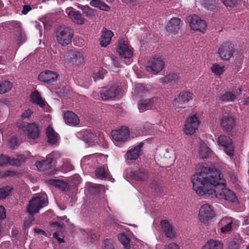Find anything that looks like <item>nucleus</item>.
Masks as SVG:
<instances>
[{"instance_id":"19","label":"nucleus","mask_w":249,"mask_h":249,"mask_svg":"<svg viewBox=\"0 0 249 249\" xmlns=\"http://www.w3.org/2000/svg\"><path fill=\"white\" fill-rule=\"evenodd\" d=\"M117 52L122 57L129 58L133 56L132 51L125 44L124 41L120 40L119 42Z\"/></svg>"},{"instance_id":"55","label":"nucleus","mask_w":249,"mask_h":249,"mask_svg":"<svg viewBox=\"0 0 249 249\" xmlns=\"http://www.w3.org/2000/svg\"><path fill=\"white\" fill-rule=\"evenodd\" d=\"M53 237L56 239L59 243H64L65 241L63 238L59 237V234L57 232H55L53 234Z\"/></svg>"},{"instance_id":"2","label":"nucleus","mask_w":249,"mask_h":249,"mask_svg":"<svg viewBox=\"0 0 249 249\" xmlns=\"http://www.w3.org/2000/svg\"><path fill=\"white\" fill-rule=\"evenodd\" d=\"M17 125L20 129L25 132L28 139L35 140L39 138L41 129L36 123H22L20 121L18 122Z\"/></svg>"},{"instance_id":"11","label":"nucleus","mask_w":249,"mask_h":249,"mask_svg":"<svg viewBox=\"0 0 249 249\" xmlns=\"http://www.w3.org/2000/svg\"><path fill=\"white\" fill-rule=\"evenodd\" d=\"M111 135L114 141L124 142L127 141L129 136V130L127 127L122 126L118 130H112Z\"/></svg>"},{"instance_id":"60","label":"nucleus","mask_w":249,"mask_h":249,"mask_svg":"<svg viewBox=\"0 0 249 249\" xmlns=\"http://www.w3.org/2000/svg\"><path fill=\"white\" fill-rule=\"evenodd\" d=\"M113 62L116 67H119L120 66V64L119 63L118 60L116 59H113Z\"/></svg>"},{"instance_id":"22","label":"nucleus","mask_w":249,"mask_h":249,"mask_svg":"<svg viewBox=\"0 0 249 249\" xmlns=\"http://www.w3.org/2000/svg\"><path fill=\"white\" fill-rule=\"evenodd\" d=\"M64 119L66 124L71 126H76L80 123L78 117L71 111H68L64 114Z\"/></svg>"},{"instance_id":"59","label":"nucleus","mask_w":249,"mask_h":249,"mask_svg":"<svg viewBox=\"0 0 249 249\" xmlns=\"http://www.w3.org/2000/svg\"><path fill=\"white\" fill-rule=\"evenodd\" d=\"M242 91H243V89L242 88V87H239L236 89V92L238 94H241L242 93Z\"/></svg>"},{"instance_id":"25","label":"nucleus","mask_w":249,"mask_h":249,"mask_svg":"<svg viewBox=\"0 0 249 249\" xmlns=\"http://www.w3.org/2000/svg\"><path fill=\"white\" fill-rule=\"evenodd\" d=\"M8 164L18 167L21 165V161L18 159H11L7 155H0V166H4Z\"/></svg>"},{"instance_id":"51","label":"nucleus","mask_w":249,"mask_h":249,"mask_svg":"<svg viewBox=\"0 0 249 249\" xmlns=\"http://www.w3.org/2000/svg\"><path fill=\"white\" fill-rule=\"evenodd\" d=\"M163 249H180V248L178 244L175 243H171L168 245L165 246Z\"/></svg>"},{"instance_id":"13","label":"nucleus","mask_w":249,"mask_h":249,"mask_svg":"<svg viewBox=\"0 0 249 249\" xmlns=\"http://www.w3.org/2000/svg\"><path fill=\"white\" fill-rule=\"evenodd\" d=\"M58 74L54 71L46 70L41 72L38 75V79L48 84H53L57 81Z\"/></svg>"},{"instance_id":"62","label":"nucleus","mask_w":249,"mask_h":249,"mask_svg":"<svg viewBox=\"0 0 249 249\" xmlns=\"http://www.w3.org/2000/svg\"><path fill=\"white\" fill-rule=\"evenodd\" d=\"M115 0H107L108 2H113Z\"/></svg>"},{"instance_id":"27","label":"nucleus","mask_w":249,"mask_h":249,"mask_svg":"<svg viewBox=\"0 0 249 249\" xmlns=\"http://www.w3.org/2000/svg\"><path fill=\"white\" fill-rule=\"evenodd\" d=\"M69 17L73 22L77 24H83L85 22V19L78 11H71L68 12Z\"/></svg>"},{"instance_id":"56","label":"nucleus","mask_w":249,"mask_h":249,"mask_svg":"<svg viewBox=\"0 0 249 249\" xmlns=\"http://www.w3.org/2000/svg\"><path fill=\"white\" fill-rule=\"evenodd\" d=\"M104 77V75L103 73H97L95 76L94 77V79L95 81H97V80L103 79Z\"/></svg>"},{"instance_id":"28","label":"nucleus","mask_w":249,"mask_h":249,"mask_svg":"<svg viewBox=\"0 0 249 249\" xmlns=\"http://www.w3.org/2000/svg\"><path fill=\"white\" fill-rule=\"evenodd\" d=\"M144 143L141 142L134 148L128 151L126 153L127 157L130 160H137L140 156V152Z\"/></svg>"},{"instance_id":"4","label":"nucleus","mask_w":249,"mask_h":249,"mask_svg":"<svg viewBox=\"0 0 249 249\" xmlns=\"http://www.w3.org/2000/svg\"><path fill=\"white\" fill-rule=\"evenodd\" d=\"M46 205V197L44 196H38L33 197L31 199L27 208V212L31 215L34 216L39 212L40 209Z\"/></svg>"},{"instance_id":"34","label":"nucleus","mask_w":249,"mask_h":249,"mask_svg":"<svg viewBox=\"0 0 249 249\" xmlns=\"http://www.w3.org/2000/svg\"><path fill=\"white\" fill-rule=\"evenodd\" d=\"M107 166L106 165L99 166L95 171V175L100 179H104L107 177L108 173Z\"/></svg>"},{"instance_id":"54","label":"nucleus","mask_w":249,"mask_h":249,"mask_svg":"<svg viewBox=\"0 0 249 249\" xmlns=\"http://www.w3.org/2000/svg\"><path fill=\"white\" fill-rule=\"evenodd\" d=\"M10 145L12 148H14L18 144V139L16 138H12L10 141Z\"/></svg>"},{"instance_id":"48","label":"nucleus","mask_w":249,"mask_h":249,"mask_svg":"<svg viewBox=\"0 0 249 249\" xmlns=\"http://www.w3.org/2000/svg\"><path fill=\"white\" fill-rule=\"evenodd\" d=\"M103 249H115L112 241L107 239L104 240V247Z\"/></svg>"},{"instance_id":"24","label":"nucleus","mask_w":249,"mask_h":249,"mask_svg":"<svg viewBox=\"0 0 249 249\" xmlns=\"http://www.w3.org/2000/svg\"><path fill=\"white\" fill-rule=\"evenodd\" d=\"M130 176L134 180L144 181L148 178V173L144 169H140L132 171Z\"/></svg>"},{"instance_id":"47","label":"nucleus","mask_w":249,"mask_h":249,"mask_svg":"<svg viewBox=\"0 0 249 249\" xmlns=\"http://www.w3.org/2000/svg\"><path fill=\"white\" fill-rule=\"evenodd\" d=\"M33 113V111L30 108H28V109L25 110L21 115V119L18 122L21 121L22 123H24L23 122V120L25 119L29 118V117H31Z\"/></svg>"},{"instance_id":"21","label":"nucleus","mask_w":249,"mask_h":249,"mask_svg":"<svg viewBox=\"0 0 249 249\" xmlns=\"http://www.w3.org/2000/svg\"><path fill=\"white\" fill-rule=\"evenodd\" d=\"M53 158L51 155H48L46 160L36 161L35 166L40 171H45L51 168Z\"/></svg>"},{"instance_id":"20","label":"nucleus","mask_w":249,"mask_h":249,"mask_svg":"<svg viewBox=\"0 0 249 249\" xmlns=\"http://www.w3.org/2000/svg\"><path fill=\"white\" fill-rule=\"evenodd\" d=\"M160 224L162 231L165 236L171 240L174 239L176 237V233L173 229V227L168 221L166 220H163L161 222Z\"/></svg>"},{"instance_id":"53","label":"nucleus","mask_w":249,"mask_h":249,"mask_svg":"<svg viewBox=\"0 0 249 249\" xmlns=\"http://www.w3.org/2000/svg\"><path fill=\"white\" fill-rule=\"evenodd\" d=\"M6 217L5 209L2 206H0V218L4 219Z\"/></svg>"},{"instance_id":"46","label":"nucleus","mask_w":249,"mask_h":249,"mask_svg":"<svg viewBox=\"0 0 249 249\" xmlns=\"http://www.w3.org/2000/svg\"><path fill=\"white\" fill-rule=\"evenodd\" d=\"M151 187L154 189L157 193L161 194L163 192L162 188L160 185V182L157 181H152Z\"/></svg>"},{"instance_id":"61","label":"nucleus","mask_w":249,"mask_h":249,"mask_svg":"<svg viewBox=\"0 0 249 249\" xmlns=\"http://www.w3.org/2000/svg\"><path fill=\"white\" fill-rule=\"evenodd\" d=\"M136 0H124V1L126 3H133L136 1Z\"/></svg>"},{"instance_id":"10","label":"nucleus","mask_w":249,"mask_h":249,"mask_svg":"<svg viewBox=\"0 0 249 249\" xmlns=\"http://www.w3.org/2000/svg\"><path fill=\"white\" fill-rule=\"evenodd\" d=\"M234 52V45L230 42L223 43L218 49L220 58L225 60H229Z\"/></svg>"},{"instance_id":"40","label":"nucleus","mask_w":249,"mask_h":249,"mask_svg":"<svg viewBox=\"0 0 249 249\" xmlns=\"http://www.w3.org/2000/svg\"><path fill=\"white\" fill-rule=\"evenodd\" d=\"M13 188L9 186L0 188V200L5 199L11 193Z\"/></svg>"},{"instance_id":"64","label":"nucleus","mask_w":249,"mask_h":249,"mask_svg":"<svg viewBox=\"0 0 249 249\" xmlns=\"http://www.w3.org/2000/svg\"><path fill=\"white\" fill-rule=\"evenodd\" d=\"M2 61V57L0 56V63H1Z\"/></svg>"},{"instance_id":"57","label":"nucleus","mask_w":249,"mask_h":249,"mask_svg":"<svg viewBox=\"0 0 249 249\" xmlns=\"http://www.w3.org/2000/svg\"><path fill=\"white\" fill-rule=\"evenodd\" d=\"M35 232H36L38 234H40L43 235H47L45 231L41 229H35Z\"/></svg>"},{"instance_id":"50","label":"nucleus","mask_w":249,"mask_h":249,"mask_svg":"<svg viewBox=\"0 0 249 249\" xmlns=\"http://www.w3.org/2000/svg\"><path fill=\"white\" fill-rule=\"evenodd\" d=\"M227 7H233L236 3V0H221Z\"/></svg>"},{"instance_id":"38","label":"nucleus","mask_w":249,"mask_h":249,"mask_svg":"<svg viewBox=\"0 0 249 249\" xmlns=\"http://www.w3.org/2000/svg\"><path fill=\"white\" fill-rule=\"evenodd\" d=\"M211 152V149L205 144H200L199 155L201 159H207Z\"/></svg>"},{"instance_id":"26","label":"nucleus","mask_w":249,"mask_h":249,"mask_svg":"<svg viewBox=\"0 0 249 249\" xmlns=\"http://www.w3.org/2000/svg\"><path fill=\"white\" fill-rule=\"evenodd\" d=\"M113 36V32L107 29H104L100 39V45L103 47H106L110 44L112 37Z\"/></svg>"},{"instance_id":"63","label":"nucleus","mask_w":249,"mask_h":249,"mask_svg":"<svg viewBox=\"0 0 249 249\" xmlns=\"http://www.w3.org/2000/svg\"><path fill=\"white\" fill-rule=\"evenodd\" d=\"M2 5V2L1 0H0V6H1Z\"/></svg>"},{"instance_id":"12","label":"nucleus","mask_w":249,"mask_h":249,"mask_svg":"<svg viewBox=\"0 0 249 249\" xmlns=\"http://www.w3.org/2000/svg\"><path fill=\"white\" fill-rule=\"evenodd\" d=\"M200 123L198 118L196 114L191 117H189L186 121L184 125V132L186 134L192 135L195 133L197 129L198 125Z\"/></svg>"},{"instance_id":"17","label":"nucleus","mask_w":249,"mask_h":249,"mask_svg":"<svg viewBox=\"0 0 249 249\" xmlns=\"http://www.w3.org/2000/svg\"><path fill=\"white\" fill-rule=\"evenodd\" d=\"M69 62L76 66L82 64L84 62L83 55L78 51H71L69 54Z\"/></svg>"},{"instance_id":"43","label":"nucleus","mask_w":249,"mask_h":249,"mask_svg":"<svg viewBox=\"0 0 249 249\" xmlns=\"http://www.w3.org/2000/svg\"><path fill=\"white\" fill-rule=\"evenodd\" d=\"M201 2L208 10L213 11L217 10L215 5L213 4L212 1H210V0H201Z\"/></svg>"},{"instance_id":"37","label":"nucleus","mask_w":249,"mask_h":249,"mask_svg":"<svg viewBox=\"0 0 249 249\" xmlns=\"http://www.w3.org/2000/svg\"><path fill=\"white\" fill-rule=\"evenodd\" d=\"M13 87V83L5 80L0 83V94H4L9 91Z\"/></svg>"},{"instance_id":"49","label":"nucleus","mask_w":249,"mask_h":249,"mask_svg":"<svg viewBox=\"0 0 249 249\" xmlns=\"http://www.w3.org/2000/svg\"><path fill=\"white\" fill-rule=\"evenodd\" d=\"M240 243L238 240L235 239L231 241L229 245V249H239Z\"/></svg>"},{"instance_id":"7","label":"nucleus","mask_w":249,"mask_h":249,"mask_svg":"<svg viewBox=\"0 0 249 249\" xmlns=\"http://www.w3.org/2000/svg\"><path fill=\"white\" fill-rule=\"evenodd\" d=\"M118 88L119 86L115 84L102 88L100 91L101 97L103 100H108L116 97L119 93Z\"/></svg>"},{"instance_id":"9","label":"nucleus","mask_w":249,"mask_h":249,"mask_svg":"<svg viewBox=\"0 0 249 249\" xmlns=\"http://www.w3.org/2000/svg\"><path fill=\"white\" fill-rule=\"evenodd\" d=\"M76 136L89 145H94L98 142V137L90 130L87 129L79 131L77 133Z\"/></svg>"},{"instance_id":"33","label":"nucleus","mask_w":249,"mask_h":249,"mask_svg":"<svg viewBox=\"0 0 249 249\" xmlns=\"http://www.w3.org/2000/svg\"><path fill=\"white\" fill-rule=\"evenodd\" d=\"M236 99V95L232 91H226L224 94L222 95L219 100L222 102H234Z\"/></svg>"},{"instance_id":"52","label":"nucleus","mask_w":249,"mask_h":249,"mask_svg":"<svg viewBox=\"0 0 249 249\" xmlns=\"http://www.w3.org/2000/svg\"><path fill=\"white\" fill-rule=\"evenodd\" d=\"M32 9V8L30 5H25L23 6V9L22 11V14L23 15H26L29 11Z\"/></svg>"},{"instance_id":"1","label":"nucleus","mask_w":249,"mask_h":249,"mask_svg":"<svg viewBox=\"0 0 249 249\" xmlns=\"http://www.w3.org/2000/svg\"><path fill=\"white\" fill-rule=\"evenodd\" d=\"M191 182L194 190L200 196L208 195L232 202L237 200L235 193L226 188V181L219 170L213 172L210 168L202 167L192 176Z\"/></svg>"},{"instance_id":"30","label":"nucleus","mask_w":249,"mask_h":249,"mask_svg":"<svg viewBox=\"0 0 249 249\" xmlns=\"http://www.w3.org/2000/svg\"><path fill=\"white\" fill-rule=\"evenodd\" d=\"M46 135L48 138V142L53 144L58 140V133L51 126H49L46 130Z\"/></svg>"},{"instance_id":"16","label":"nucleus","mask_w":249,"mask_h":249,"mask_svg":"<svg viewBox=\"0 0 249 249\" xmlns=\"http://www.w3.org/2000/svg\"><path fill=\"white\" fill-rule=\"evenodd\" d=\"M181 19L177 17L172 18L168 22L166 26L167 32L176 34L182 26Z\"/></svg>"},{"instance_id":"45","label":"nucleus","mask_w":249,"mask_h":249,"mask_svg":"<svg viewBox=\"0 0 249 249\" xmlns=\"http://www.w3.org/2000/svg\"><path fill=\"white\" fill-rule=\"evenodd\" d=\"M82 10L83 12L87 17H92L94 16V11L88 5L82 6Z\"/></svg>"},{"instance_id":"18","label":"nucleus","mask_w":249,"mask_h":249,"mask_svg":"<svg viewBox=\"0 0 249 249\" xmlns=\"http://www.w3.org/2000/svg\"><path fill=\"white\" fill-rule=\"evenodd\" d=\"M235 120L232 117L227 115L222 117L220 125L224 130L227 132H231L235 126Z\"/></svg>"},{"instance_id":"58","label":"nucleus","mask_w":249,"mask_h":249,"mask_svg":"<svg viewBox=\"0 0 249 249\" xmlns=\"http://www.w3.org/2000/svg\"><path fill=\"white\" fill-rule=\"evenodd\" d=\"M243 104L245 106L249 105V97H247L243 100Z\"/></svg>"},{"instance_id":"39","label":"nucleus","mask_w":249,"mask_h":249,"mask_svg":"<svg viewBox=\"0 0 249 249\" xmlns=\"http://www.w3.org/2000/svg\"><path fill=\"white\" fill-rule=\"evenodd\" d=\"M135 92L137 95L141 97L148 93L149 90L144 85L138 84L135 87Z\"/></svg>"},{"instance_id":"36","label":"nucleus","mask_w":249,"mask_h":249,"mask_svg":"<svg viewBox=\"0 0 249 249\" xmlns=\"http://www.w3.org/2000/svg\"><path fill=\"white\" fill-rule=\"evenodd\" d=\"M50 183L53 185L59 188L63 191L68 190L69 189V184L64 181L57 179H51Z\"/></svg>"},{"instance_id":"23","label":"nucleus","mask_w":249,"mask_h":249,"mask_svg":"<svg viewBox=\"0 0 249 249\" xmlns=\"http://www.w3.org/2000/svg\"><path fill=\"white\" fill-rule=\"evenodd\" d=\"M164 66V62L160 58H158L154 59L150 65L147 66V70L157 74L162 70Z\"/></svg>"},{"instance_id":"41","label":"nucleus","mask_w":249,"mask_h":249,"mask_svg":"<svg viewBox=\"0 0 249 249\" xmlns=\"http://www.w3.org/2000/svg\"><path fill=\"white\" fill-rule=\"evenodd\" d=\"M178 78V74L177 73H171L163 77L161 80L164 83H174L176 82Z\"/></svg>"},{"instance_id":"5","label":"nucleus","mask_w":249,"mask_h":249,"mask_svg":"<svg viewBox=\"0 0 249 249\" xmlns=\"http://www.w3.org/2000/svg\"><path fill=\"white\" fill-rule=\"evenodd\" d=\"M190 28L194 31H198L204 33L206 30L207 23L196 15H190L187 18Z\"/></svg>"},{"instance_id":"32","label":"nucleus","mask_w":249,"mask_h":249,"mask_svg":"<svg viewBox=\"0 0 249 249\" xmlns=\"http://www.w3.org/2000/svg\"><path fill=\"white\" fill-rule=\"evenodd\" d=\"M90 4L102 10L109 11L110 10V7L101 0H91Z\"/></svg>"},{"instance_id":"35","label":"nucleus","mask_w":249,"mask_h":249,"mask_svg":"<svg viewBox=\"0 0 249 249\" xmlns=\"http://www.w3.org/2000/svg\"><path fill=\"white\" fill-rule=\"evenodd\" d=\"M118 239L125 249H130L131 240L126 234L124 233L119 234Z\"/></svg>"},{"instance_id":"3","label":"nucleus","mask_w":249,"mask_h":249,"mask_svg":"<svg viewBox=\"0 0 249 249\" xmlns=\"http://www.w3.org/2000/svg\"><path fill=\"white\" fill-rule=\"evenodd\" d=\"M73 31L68 27H60L56 32L57 42L63 46H66L71 42Z\"/></svg>"},{"instance_id":"29","label":"nucleus","mask_w":249,"mask_h":249,"mask_svg":"<svg viewBox=\"0 0 249 249\" xmlns=\"http://www.w3.org/2000/svg\"><path fill=\"white\" fill-rule=\"evenodd\" d=\"M223 244L218 240L210 239L202 247V249H223Z\"/></svg>"},{"instance_id":"6","label":"nucleus","mask_w":249,"mask_h":249,"mask_svg":"<svg viewBox=\"0 0 249 249\" xmlns=\"http://www.w3.org/2000/svg\"><path fill=\"white\" fill-rule=\"evenodd\" d=\"M218 143L227 155L230 157L233 156L234 147L232 140L229 137L220 135L218 138Z\"/></svg>"},{"instance_id":"15","label":"nucleus","mask_w":249,"mask_h":249,"mask_svg":"<svg viewBox=\"0 0 249 249\" xmlns=\"http://www.w3.org/2000/svg\"><path fill=\"white\" fill-rule=\"evenodd\" d=\"M160 100L157 97L145 100L139 104V109L141 112H142L146 110L152 109L153 107L156 108V106L159 105L157 103H160Z\"/></svg>"},{"instance_id":"14","label":"nucleus","mask_w":249,"mask_h":249,"mask_svg":"<svg viewBox=\"0 0 249 249\" xmlns=\"http://www.w3.org/2000/svg\"><path fill=\"white\" fill-rule=\"evenodd\" d=\"M193 94L190 91L181 92L177 98L175 99L174 105L178 108H185V104L192 99Z\"/></svg>"},{"instance_id":"31","label":"nucleus","mask_w":249,"mask_h":249,"mask_svg":"<svg viewBox=\"0 0 249 249\" xmlns=\"http://www.w3.org/2000/svg\"><path fill=\"white\" fill-rule=\"evenodd\" d=\"M30 98L33 103L38 105L41 107H43L45 105L40 93L37 90H35L32 92Z\"/></svg>"},{"instance_id":"8","label":"nucleus","mask_w":249,"mask_h":249,"mask_svg":"<svg viewBox=\"0 0 249 249\" xmlns=\"http://www.w3.org/2000/svg\"><path fill=\"white\" fill-rule=\"evenodd\" d=\"M214 215L213 209L208 204L203 205L199 209V219L204 224H207L208 221L214 216Z\"/></svg>"},{"instance_id":"44","label":"nucleus","mask_w":249,"mask_h":249,"mask_svg":"<svg viewBox=\"0 0 249 249\" xmlns=\"http://www.w3.org/2000/svg\"><path fill=\"white\" fill-rule=\"evenodd\" d=\"M211 70L213 73L217 75H220L224 71V67H221L217 63L213 65Z\"/></svg>"},{"instance_id":"42","label":"nucleus","mask_w":249,"mask_h":249,"mask_svg":"<svg viewBox=\"0 0 249 249\" xmlns=\"http://www.w3.org/2000/svg\"><path fill=\"white\" fill-rule=\"evenodd\" d=\"M225 221H226L225 224L221 228V231L222 233H226L231 231L232 229V224L233 223L232 219L228 218L223 220L224 222Z\"/></svg>"}]
</instances>
